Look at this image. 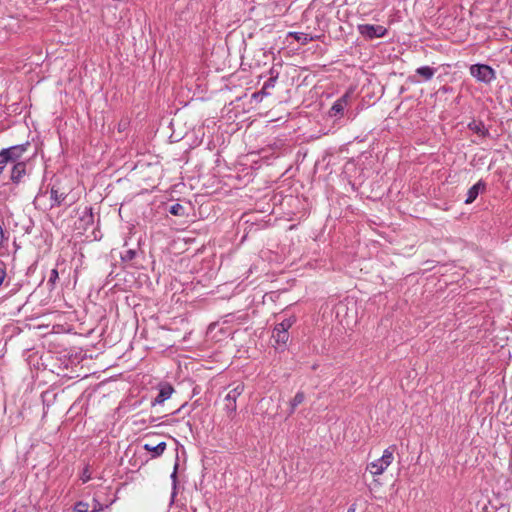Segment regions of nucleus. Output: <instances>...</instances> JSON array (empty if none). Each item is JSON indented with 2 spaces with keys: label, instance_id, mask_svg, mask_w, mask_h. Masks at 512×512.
Masks as SVG:
<instances>
[{
  "label": "nucleus",
  "instance_id": "f257e3e1",
  "mask_svg": "<svg viewBox=\"0 0 512 512\" xmlns=\"http://www.w3.org/2000/svg\"><path fill=\"white\" fill-rule=\"evenodd\" d=\"M395 449V445L386 448L380 458L370 462L367 465L366 470L369 471L372 476L382 475L392 464L394 460Z\"/></svg>",
  "mask_w": 512,
  "mask_h": 512
},
{
  "label": "nucleus",
  "instance_id": "f03ea898",
  "mask_svg": "<svg viewBox=\"0 0 512 512\" xmlns=\"http://www.w3.org/2000/svg\"><path fill=\"white\" fill-rule=\"evenodd\" d=\"M470 74L477 80L490 84L496 78V72L492 67L485 64H474L470 67Z\"/></svg>",
  "mask_w": 512,
  "mask_h": 512
},
{
  "label": "nucleus",
  "instance_id": "7ed1b4c3",
  "mask_svg": "<svg viewBox=\"0 0 512 512\" xmlns=\"http://www.w3.org/2000/svg\"><path fill=\"white\" fill-rule=\"evenodd\" d=\"M294 320L291 318L284 319L281 323L277 324L273 330L272 338L278 345H285L289 339L288 330L293 325Z\"/></svg>",
  "mask_w": 512,
  "mask_h": 512
},
{
  "label": "nucleus",
  "instance_id": "20e7f679",
  "mask_svg": "<svg viewBox=\"0 0 512 512\" xmlns=\"http://www.w3.org/2000/svg\"><path fill=\"white\" fill-rule=\"evenodd\" d=\"M357 29L363 37L369 40L384 37L387 33V29L382 25L360 24Z\"/></svg>",
  "mask_w": 512,
  "mask_h": 512
},
{
  "label": "nucleus",
  "instance_id": "39448f33",
  "mask_svg": "<svg viewBox=\"0 0 512 512\" xmlns=\"http://www.w3.org/2000/svg\"><path fill=\"white\" fill-rule=\"evenodd\" d=\"M243 391L244 384L239 383L226 395L225 401L228 416H232L233 414H235L237 409V398L243 393Z\"/></svg>",
  "mask_w": 512,
  "mask_h": 512
},
{
  "label": "nucleus",
  "instance_id": "423d86ee",
  "mask_svg": "<svg viewBox=\"0 0 512 512\" xmlns=\"http://www.w3.org/2000/svg\"><path fill=\"white\" fill-rule=\"evenodd\" d=\"M28 143L22 145H16L9 147L7 149H3L0 153L7 158V162H14L21 158V156L26 152Z\"/></svg>",
  "mask_w": 512,
  "mask_h": 512
},
{
  "label": "nucleus",
  "instance_id": "0eeeda50",
  "mask_svg": "<svg viewBox=\"0 0 512 512\" xmlns=\"http://www.w3.org/2000/svg\"><path fill=\"white\" fill-rule=\"evenodd\" d=\"M350 93L346 92L332 105L330 113L332 116H342L345 107L348 105Z\"/></svg>",
  "mask_w": 512,
  "mask_h": 512
},
{
  "label": "nucleus",
  "instance_id": "6e6552de",
  "mask_svg": "<svg viewBox=\"0 0 512 512\" xmlns=\"http://www.w3.org/2000/svg\"><path fill=\"white\" fill-rule=\"evenodd\" d=\"M26 175V164L25 162H17L11 171V180L13 183H19Z\"/></svg>",
  "mask_w": 512,
  "mask_h": 512
},
{
  "label": "nucleus",
  "instance_id": "1a4fd4ad",
  "mask_svg": "<svg viewBox=\"0 0 512 512\" xmlns=\"http://www.w3.org/2000/svg\"><path fill=\"white\" fill-rule=\"evenodd\" d=\"M485 183L480 180L475 185H473L467 192V198L465 199L466 204H471L476 200L480 192L485 190Z\"/></svg>",
  "mask_w": 512,
  "mask_h": 512
},
{
  "label": "nucleus",
  "instance_id": "9d476101",
  "mask_svg": "<svg viewBox=\"0 0 512 512\" xmlns=\"http://www.w3.org/2000/svg\"><path fill=\"white\" fill-rule=\"evenodd\" d=\"M166 446L167 445L165 442H160L158 444L145 443L143 445V448H144V450L152 453L153 458H156V457L161 456L164 453V451L166 450Z\"/></svg>",
  "mask_w": 512,
  "mask_h": 512
},
{
  "label": "nucleus",
  "instance_id": "9b49d317",
  "mask_svg": "<svg viewBox=\"0 0 512 512\" xmlns=\"http://www.w3.org/2000/svg\"><path fill=\"white\" fill-rule=\"evenodd\" d=\"M174 392V388L170 384H165L161 386L160 391L155 399L156 403H163L167 399H169Z\"/></svg>",
  "mask_w": 512,
  "mask_h": 512
},
{
  "label": "nucleus",
  "instance_id": "f8f14e48",
  "mask_svg": "<svg viewBox=\"0 0 512 512\" xmlns=\"http://www.w3.org/2000/svg\"><path fill=\"white\" fill-rule=\"evenodd\" d=\"M305 401V394L303 391H298L290 401V415L294 413L295 409Z\"/></svg>",
  "mask_w": 512,
  "mask_h": 512
},
{
  "label": "nucleus",
  "instance_id": "ddd939ff",
  "mask_svg": "<svg viewBox=\"0 0 512 512\" xmlns=\"http://www.w3.org/2000/svg\"><path fill=\"white\" fill-rule=\"evenodd\" d=\"M416 74L421 76L425 81H428L433 78L435 70L429 66H423L416 69Z\"/></svg>",
  "mask_w": 512,
  "mask_h": 512
},
{
  "label": "nucleus",
  "instance_id": "4468645a",
  "mask_svg": "<svg viewBox=\"0 0 512 512\" xmlns=\"http://www.w3.org/2000/svg\"><path fill=\"white\" fill-rule=\"evenodd\" d=\"M288 35L293 37L296 41L300 42L303 45L314 40V37L310 36L309 34L301 32H289Z\"/></svg>",
  "mask_w": 512,
  "mask_h": 512
},
{
  "label": "nucleus",
  "instance_id": "2eb2a0df",
  "mask_svg": "<svg viewBox=\"0 0 512 512\" xmlns=\"http://www.w3.org/2000/svg\"><path fill=\"white\" fill-rule=\"evenodd\" d=\"M51 199L54 202V205H60L62 201L65 199V194L63 192L59 193V191L55 187H52Z\"/></svg>",
  "mask_w": 512,
  "mask_h": 512
},
{
  "label": "nucleus",
  "instance_id": "dca6fc26",
  "mask_svg": "<svg viewBox=\"0 0 512 512\" xmlns=\"http://www.w3.org/2000/svg\"><path fill=\"white\" fill-rule=\"evenodd\" d=\"M170 213L176 216L183 215L184 213V207L180 204H174L170 208Z\"/></svg>",
  "mask_w": 512,
  "mask_h": 512
},
{
  "label": "nucleus",
  "instance_id": "f3484780",
  "mask_svg": "<svg viewBox=\"0 0 512 512\" xmlns=\"http://www.w3.org/2000/svg\"><path fill=\"white\" fill-rule=\"evenodd\" d=\"M89 507L90 506L88 503L80 501L75 504L74 509L76 512H87L89 510Z\"/></svg>",
  "mask_w": 512,
  "mask_h": 512
},
{
  "label": "nucleus",
  "instance_id": "a211bd4d",
  "mask_svg": "<svg viewBox=\"0 0 512 512\" xmlns=\"http://www.w3.org/2000/svg\"><path fill=\"white\" fill-rule=\"evenodd\" d=\"M58 277H59V274H58L57 269H52L51 273H50V276H49L48 283L51 284L52 286H54V284L56 283Z\"/></svg>",
  "mask_w": 512,
  "mask_h": 512
},
{
  "label": "nucleus",
  "instance_id": "6ab92c4d",
  "mask_svg": "<svg viewBox=\"0 0 512 512\" xmlns=\"http://www.w3.org/2000/svg\"><path fill=\"white\" fill-rule=\"evenodd\" d=\"M135 251L134 250H128L126 251L125 255L122 256V259L125 261H130L135 257Z\"/></svg>",
  "mask_w": 512,
  "mask_h": 512
},
{
  "label": "nucleus",
  "instance_id": "aec40b11",
  "mask_svg": "<svg viewBox=\"0 0 512 512\" xmlns=\"http://www.w3.org/2000/svg\"><path fill=\"white\" fill-rule=\"evenodd\" d=\"M7 158H5V156H3V154L0 153V174L2 173L3 169L6 167L7 165Z\"/></svg>",
  "mask_w": 512,
  "mask_h": 512
},
{
  "label": "nucleus",
  "instance_id": "412c9836",
  "mask_svg": "<svg viewBox=\"0 0 512 512\" xmlns=\"http://www.w3.org/2000/svg\"><path fill=\"white\" fill-rule=\"evenodd\" d=\"M81 479H82V481H83L84 483L88 482V481L91 479V476H90V474H89V472H88V469H85V471H84L83 476H82V478H81Z\"/></svg>",
  "mask_w": 512,
  "mask_h": 512
},
{
  "label": "nucleus",
  "instance_id": "4be33fe9",
  "mask_svg": "<svg viewBox=\"0 0 512 512\" xmlns=\"http://www.w3.org/2000/svg\"><path fill=\"white\" fill-rule=\"evenodd\" d=\"M348 512H354V509H353V508H350V509L348 510Z\"/></svg>",
  "mask_w": 512,
  "mask_h": 512
},
{
  "label": "nucleus",
  "instance_id": "5701e85b",
  "mask_svg": "<svg viewBox=\"0 0 512 512\" xmlns=\"http://www.w3.org/2000/svg\"><path fill=\"white\" fill-rule=\"evenodd\" d=\"M511 52H512V46H511Z\"/></svg>",
  "mask_w": 512,
  "mask_h": 512
}]
</instances>
